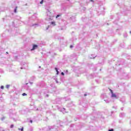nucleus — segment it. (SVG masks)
<instances>
[{"instance_id": "f257e3e1", "label": "nucleus", "mask_w": 131, "mask_h": 131, "mask_svg": "<svg viewBox=\"0 0 131 131\" xmlns=\"http://www.w3.org/2000/svg\"><path fill=\"white\" fill-rule=\"evenodd\" d=\"M38 47V46L36 45H34L33 46V48L31 50V51H33L34 50H35V49H37V48Z\"/></svg>"}, {"instance_id": "f03ea898", "label": "nucleus", "mask_w": 131, "mask_h": 131, "mask_svg": "<svg viewBox=\"0 0 131 131\" xmlns=\"http://www.w3.org/2000/svg\"><path fill=\"white\" fill-rule=\"evenodd\" d=\"M51 25H53V26H56V22L52 21V22L51 23Z\"/></svg>"}, {"instance_id": "7ed1b4c3", "label": "nucleus", "mask_w": 131, "mask_h": 131, "mask_svg": "<svg viewBox=\"0 0 131 131\" xmlns=\"http://www.w3.org/2000/svg\"><path fill=\"white\" fill-rule=\"evenodd\" d=\"M112 97L113 98H116V95H115V94H114V93H113V94H112Z\"/></svg>"}, {"instance_id": "20e7f679", "label": "nucleus", "mask_w": 131, "mask_h": 131, "mask_svg": "<svg viewBox=\"0 0 131 131\" xmlns=\"http://www.w3.org/2000/svg\"><path fill=\"white\" fill-rule=\"evenodd\" d=\"M55 70L57 72V74H59V71H58V69L57 68H55Z\"/></svg>"}, {"instance_id": "39448f33", "label": "nucleus", "mask_w": 131, "mask_h": 131, "mask_svg": "<svg viewBox=\"0 0 131 131\" xmlns=\"http://www.w3.org/2000/svg\"><path fill=\"white\" fill-rule=\"evenodd\" d=\"M24 129V128L23 127H21V128H18L19 130L23 131Z\"/></svg>"}, {"instance_id": "423d86ee", "label": "nucleus", "mask_w": 131, "mask_h": 131, "mask_svg": "<svg viewBox=\"0 0 131 131\" xmlns=\"http://www.w3.org/2000/svg\"><path fill=\"white\" fill-rule=\"evenodd\" d=\"M17 7H15V9H14V13H17Z\"/></svg>"}, {"instance_id": "0eeeda50", "label": "nucleus", "mask_w": 131, "mask_h": 131, "mask_svg": "<svg viewBox=\"0 0 131 131\" xmlns=\"http://www.w3.org/2000/svg\"><path fill=\"white\" fill-rule=\"evenodd\" d=\"M6 89H9V88H10V85H6Z\"/></svg>"}, {"instance_id": "6e6552de", "label": "nucleus", "mask_w": 131, "mask_h": 131, "mask_svg": "<svg viewBox=\"0 0 131 131\" xmlns=\"http://www.w3.org/2000/svg\"><path fill=\"white\" fill-rule=\"evenodd\" d=\"M22 96H27V94L26 93H23Z\"/></svg>"}, {"instance_id": "1a4fd4ad", "label": "nucleus", "mask_w": 131, "mask_h": 131, "mask_svg": "<svg viewBox=\"0 0 131 131\" xmlns=\"http://www.w3.org/2000/svg\"><path fill=\"white\" fill-rule=\"evenodd\" d=\"M40 4H43V0H41V1L40 2Z\"/></svg>"}, {"instance_id": "9d476101", "label": "nucleus", "mask_w": 131, "mask_h": 131, "mask_svg": "<svg viewBox=\"0 0 131 131\" xmlns=\"http://www.w3.org/2000/svg\"><path fill=\"white\" fill-rule=\"evenodd\" d=\"M1 89L2 90H4V86H3V85L1 86Z\"/></svg>"}, {"instance_id": "9b49d317", "label": "nucleus", "mask_w": 131, "mask_h": 131, "mask_svg": "<svg viewBox=\"0 0 131 131\" xmlns=\"http://www.w3.org/2000/svg\"><path fill=\"white\" fill-rule=\"evenodd\" d=\"M110 91L111 94H113V91H112V90L110 89Z\"/></svg>"}, {"instance_id": "f8f14e48", "label": "nucleus", "mask_w": 131, "mask_h": 131, "mask_svg": "<svg viewBox=\"0 0 131 131\" xmlns=\"http://www.w3.org/2000/svg\"><path fill=\"white\" fill-rule=\"evenodd\" d=\"M110 91L111 94H113V91H112V90L110 89Z\"/></svg>"}, {"instance_id": "ddd939ff", "label": "nucleus", "mask_w": 131, "mask_h": 131, "mask_svg": "<svg viewBox=\"0 0 131 131\" xmlns=\"http://www.w3.org/2000/svg\"><path fill=\"white\" fill-rule=\"evenodd\" d=\"M10 127L11 128H13V127H14V125H11Z\"/></svg>"}, {"instance_id": "4468645a", "label": "nucleus", "mask_w": 131, "mask_h": 131, "mask_svg": "<svg viewBox=\"0 0 131 131\" xmlns=\"http://www.w3.org/2000/svg\"><path fill=\"white\" fill-rule=\"evenodd\" d=\"M58 17H60V15H57L56 16V19H57V18H58Z\"/></svg>"}, {"instance_id": "2eb2a0df", "label": "nucleus", "mask_w": 131, "mask_h": 131, "mask_svg": "<svg viewBox=\"0 0 131 131\" xmlns=\"http://www.w3.org/2000/svg\"><path fill=\"white\" fill-rule=\"evenodd\" d=\"M108 131H114V130H113V129H112L108 130Z\"/></svg>"}, {"instance_id": "dca6fc26", "label": "nucleus", "mask_w": 131, "mask_h": 131, "mask_svg": "<svg viewBox=\"0 0 131 131\" xmlns=\"http://www.w3.org/2000/svg\"><path fill=\"white\" fill-rule=\"evenodd\" d=\"M61 75H64V73L62 72L61 73Z\"/></svg>"}, {"instance_id": "f3484780", "label": "nucleus", "mask_w": 131, "mask_h": 131, "mask_svg": "<svg viewBox=\"0 0 131 131\" xmlns=\"http://www.w3.org/2000/svg\"><path fill=\"white\" fill-rule=\"evenodd\" d=\"M70 48H73V46L72 45H71Z\"/></svg>"}, {"instance_id": "a211bd4d", "label": "nucleus", "mask_w": 131, "mask_h": 131, "mask_svg": "<svg viewBox=\"0 0 131 131\" xmlns=\"http://www.w3.org/2000/svg\"><path fill=\"white\" fill-rule=\"evenodd\" d=\"M30 122H31V123H32V120H30Z\"/></svg>"}, {"instance_id": "6ab92c4d", "label": "nucleus", "mask_w": 131, "mask_h": 131, "mask_svg": "<svg viewBox=\"0 0 131 131\" xmlns=\"http://www.w3.org/2000/svg\"><path fill=\"white\" fill-rule=\"evenodd\" d=\"M84 96H86V94H85V95H84Z\"/></svg>"}, {"instance_id": "aec40b11", "label": "nucleus", "mask_w": 131, "mask_h": 131, "mask_svg": "<svg viewBox=\"0 0 131 131\" xmlns=\"http://www.w3.org/2000/svg\"><path fill=\"white\" fill-rule=\"evenodd\" d=\"M130 33H131V31H130Z\"/></svg>"}]
</instances>
